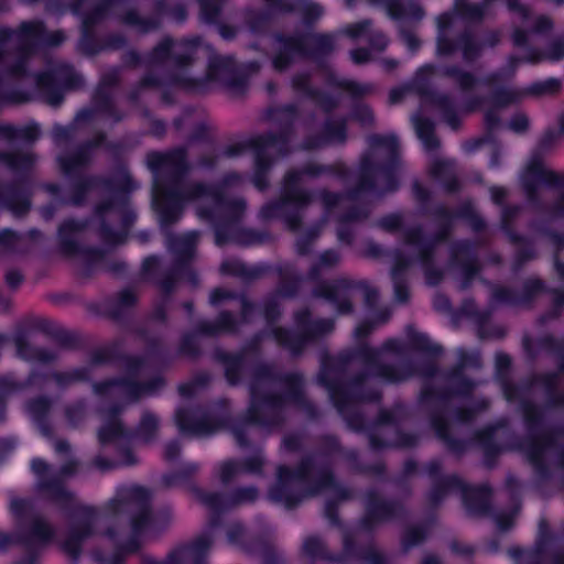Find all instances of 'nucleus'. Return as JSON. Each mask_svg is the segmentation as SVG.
Listing matches in <instances>:
<instances>
[{"mask_svg": "<svg viewBox=\"0 0 564 564\" xmlns=\"http://www.w3.org/2000/svg\"><path fill=\"white\" fill-rule=\"evenodd\" d=\"M561 134L554 129H547L539 139L536 147L531 151V208L536 203L535 184L550 189L564 187V172L558 173L544 166L542 156L551 151L557 143Z\"/></svg>", "mask_w": 564, "mask_h": 564, "instance_id": "nucleus-1", "label": "nucleus"}, {"mask_svg": "<svg viewBox=\"0 0 564 564\" xmlns=\"http://www.w3.org/2000/svg\"><path fill=\"white\" fill-rule=\"evenodd\" d=\"M539 294L550 295V304L541 316V322L558 319L564 313V288L549 286L542 279L531 275V302Z\"/></svg>", "mask_w": 564, "mask_h": 564, "instance_id": "nucleus-2", "label": "nucleus"}, {"mask_svg": "<svg viewBox=\"0 0 564 564\" xmlns=\"http://www.w3.org/2000/svg\"><path fill=\"white\" fill-rule=\"evenodd\" d=\"M536 405L531 400V469L538 475L541 480L549 481L553 477V470L551 465L542 459L538 455L536 451V441H535V427L539 425H533L536 419Z\"/></svg>", "mask_w": 564, "mask_h": 564, "instance_id": "nucleus-3", "label": "nucleus"}, {"mask_svg": "<svg viewBox=\"0 0 564 564\" xmlns=\"http://www.w3.org/2000/svg\"><path fill=\"white\" fill-rule=\"evenodd\" d=\"M541 442L550 456L564 455V424L547 426L541 434Z\"/></svg>", "mask_w": 564, "mask_h": 564, "instance_id": "nucleus-4", "label": "nucleus"}, {"mask_svg": "<svg viewBox=\"0 0 564 564\" xmlns=\"http://www.w3.org/2000/svg\"><path fill=\"white\" fill-rule=\"evenodd\" d=\"M564 58V32L550 42L546 47L541 51L531 45V65L540 63L542 59L558 62Z\"/></svg>", "mask_w": 564, "mask_h": 564, "instance_id": "nucleus-5", "label": "nucleus"}, {"mask_svg": "<svg viewBox=\"0 0 564 564\" xmlns=\"http://www.w3.org/2000/svg\"><path fill=\"white\" fill-rule=\"evenodd\" d=\"M540 347L556 359V370L564 376V337L557 338L552 334L542 336Z\"/></svg>", "mask_w": 564, "mask_h": 564, "instance_id": "nucleus-6", "label": "nucleus"}, {"mask_svg": "<svg viewBox=\"0 0 564 564\" xmlns=\"http://www.w3.org/2000/svg\"><path fill=\"white\" fill-rule=\"evenodd\" d=\"M561 89L562 80L555 77L531 82V97L555 96Z\"/></svg>", "mask_w": 564, "mask_h": 564, "instance_id": "nucleus-7", "label": "nucleus"}, {"mask_svg": "<svg viewBox=\"0 0 564 564\" xmlns=\"http://www.w3.org/2000/svg\"><path fill=\"white\" fill-rule=\"evenodd\" d=\"M542 409L545 413L564 412V390L543 398Z\"/></svg>", "mask_w": 564, "mask_h": 564, "instance_id": "nucleus-8", "label": "nucleus"}, {"mask_svg": "<svg viewBox=\"0 0 564 564\" xmlns=\"http://www.w3.org/2000/svg\"><path fill=\"white\" fill-rule=\"evenodd\" d=\"M553 20L547 15H531V35H546L553 30Z\"/></svg>", "mask_w": 564, "mask_h": 564, "instance_id": "nucleus-9", "label": "nucleus"}, {"mask_svg": "<svg viewBox=\"0 0 564 564\" xmlns=\"http://www.w3.org/2000/svg\"><path fill=\"white\" fill-rule=\"evenodd\" d=\"M560 372L553 371V372H545L540 376L539 381L541 382L544 391V398L560 391L558 389V377Z\"/></svg>", "mask_w": 564, "mask_h": 564, "instance_id": "nucleus-10", "label": "nucleus"}, {"mask_svg": "<svg viewBox=\"0 0 564 564\" xmlns=\"http://www.w3.org/2000/svg\"><path fill=\"white\" fill-rule=\"evenodd\" d=\"M558 191V195L546 207V214L552 219H564V187Z\"/></svg>", "mask_w": 564, "mask_h": 564, "instance_id": "nucleus-11", "label": "nucleus"}, {"mask_svg": "<svg viewBox=\"0 0 564 564\" xmlns=\"http://www.w3.org/2000/svg\"><path fill=\"white\" fill-rule=\"evenodd\" d=\"M530 564H564V550L556 549L546 554L545 563H541L531 550V563Z\"/></svg>", "mask_w": 564, "mask_h": 564, "instance_id": "nucleus-12", "label": "nucleus"}, {"mask_svg": "<svg viewBox=\"0 0 564 564\" xmlns=\"http://www.w3.org/2000/svg\"><path fill=\"white\" fill-rule=\"evenodd\" d=\"M546 236L551 240V242L554 245L556 250H562L564 248V232H560L557 230H549L546 232Z\"/></svg>", "mask_w": 564, "mask_h": 564, "instance_id": "nucleus-13", "label": "nucleus"}, {"mask_svg": "<svg viewBox=\"0 0 564 564\" xmlns=\"http://www.w3.org/2000/svg\"><path fill=\"white\" fill-rule=\"evenodd\" d=\"M551 538H552V534H551L550 530L546 527L544 528L543 524L541 523L539 539L536 542L538 549L542 550L544 547L546 541Z\"/></svg>", "mask_w": 564, "mask_h": 564, "instance_id": "nucleus-14", "label": "nucleus"}, {"mask_svg": "<svg viewBox=\"0 0 564 564\" xmlns=\"http://www.w3.org/2000/svg\"><path fill=\"white\" fill-rule=\"evenodd\" d=\"M552 464L561 471V484L564 490V455L560 456H551Z\"/></svg>", "mask_w": 564, "mask_h": 564, "instance_id": "nucleus-15", "label": "nucleus"}, {"mask_svg": "<svg viewBox=\"0 0 564 564\" xmlns=\"http://www.w3.org/2000/svg\"><path fill=\"white\" fill-rule=\"evenodd\" d=\"M415 129L421 139H425L426 143H429L430 139V127L427 124H420L414 120Z\"/></svg>", "mask_w": 564, "mask_h": 564, "instance_id": "nucleus-16", "label": "nucleus"}, {"mask_svg": "<svg viewBox=\"0 0 564 564\" xmlns=\"http://www.w3.org/2000/svg\"><path fill=\"white\" fill-rule=\"evenodd\" d=\"M553 267L556 274L564 280V262L557 256L554 258Z\"/></svg>", "mask_w": 564, "mask_h": 564, "instance_id": "nucleus-17", "label": "nucleus"}, {"mask_svg": "<svg viewBox=\"0 0 564 564\" xmlns=\"http://www.w3.org/2000/svg\"><path fill=\"white\" fill-rule=\"evenodd\" d=\"M32 468H33V470H35L36 473H41V471H43V470H44V468H45V464H44V462H43V460H41V459H34V460L32 462Z\"/></svg>", "mask_w": 564, "mask_h": 564, "instance_id": "nucleus-18", "label": "nucleus"}, {"mask_svg": "<svg viewBox=\"0 0 564 564\" xmlns=\"http://www.w3.org/2000/svg\"><path fill=\"white\" fill-rule=\"evenodd\" d=\"M561 135L564 134V113L558 117V130H556Z\"/></svg>", "mask_w": 564, "mask_h": 564, "instance_id": "nucleus-19", "label": "nucleus"}, {"mask_svg": "<svg viewBox=\"0 0 564 564\" xmlns=\"http://www.w3.org/2000/svg\"><path fill=\"white\" fill-rule=\"evenodd\" d=\"M367 57V53H364V56L362 57H358L357 56V53H354V58L357 61V62H362L365 61Z\"/></svg>", "mask_w": 564, "mask_h": 564, "instance_id": "nucleus-20", "label": "nucleus"}, {"mask_svg": "<svg viewBox=\"0 0 564 564\" xmlns=\"http://www.w3.org/2000/svg\"><path fill=\"white\" fill-rule=\"evenodd\" d=\"M530 382H531V387L536 382V376H535V373L532 370H531Z\"/></svg>", "mask_w": 564, "mask_h": 564, "instance_id": "nucleus-21", "label": "nucleus"}, {"mask_svg": "<svg viewBox=\"0 0 564 564\" xmlns=\"http://www.w3.org/2000/svg\"><path fill=\"white\" fill-rule=\"evenodd\" d=\"M547 1H549V2H552V3L556 4V6H562V4H564V0H547Z\"/></svg>", "mask_w": 564, "mask_h": 564, "instance_id": "nucleus-22", "label": "nucleus"}, {"mask_svg": "<svg viewBox=\"0 0 564 564\" xmlns=\"http://www.w3.org/2000/svg\"><path fill=\"white\" fill-rule=\"evenodd\" d=\"M100 438H101L102 441H107V440H109V438H110V436H108L104 431H101V432H100Z\"/></svg>", "mask_w": 564, "mask_h": 564, "instance_id": "nucleus-23", "label": "nucleus"}, {"mask_svg": "<svg viewBox=\"0 0 564 564\" xmlns=\"http://www.w3.org/2000/svg\"><path fill=\"white\" fill-rule=\"evenodd\" d=\"M531 260L535 257L533 246L531 245V253H530Z\"/></svg>", "mask_w": 564, "mask_h": 564, "instance_id": "nucleus-24", "label": "nucleus"}, {"mask_svg": "<svg viewBox=\"0 0 564 564\" xmlns=\"http://www.w3.org/2000/svg\"><path fill=\"white\" fill-rule=\"evenodd\" d=\"M154 202H155V204H156V205H159V204H160V197H159V195H158V194H156V195H155V197H154Z\"/></svg>", "mask_w": 564, "mask_h": 564, "instance_id": "nucleus-25", "label": "nucleus"}, {"mask_svg": "<svg viewBox=\"0 0 564 564\" xmlns=\"http://www.w3.org/2000/svg\"><path fill=\"white\" fill-rule=\"evenodd\" d=\"M530 358H531V362H532V361H533V359H534V355H533V352H532V351H531Z\"/></svg>", "mask_w": 564, "mask_h": 564, "instance_id": "nucleus-26", "label": "nucleus"}]
</instances>
